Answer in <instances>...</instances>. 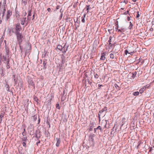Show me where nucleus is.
Listing matches in <instances>:
<instances>
[{
	"instance_id": "1",
	"label": "nucleus",
	"mask_w": 154,
	"mask_h": 154,
	"mask_svg": "<svg viewBox=\"0 0 154 154\" xmlns=\"http://www.w3.org/2000/svg\"><path fill=\"white\" fill-rule=\"evenodd\" d=\"M17 35V41L20 44L22 42V38L23 37L22 33H16Z\"/></svg>"
},
{
	"instance_id": "2",
	"label": "nucleus",
	"mask_w": 154,
	"mask_h": 154,
	"mask_svg": "<svg viewBox=\"0 0 154 154\" xmlns=\"http://www.w3.org/2000/svg\"><path fill=\"white\" fill-rule=\"evenodd\" d=\"M26 53H29L31 49V44L29 43H26L25 45V47L24 48Z\"/></svg>"
},
{
	"instance_id": "3",
	"label": "nucleus",
	"mask_w": 154,
	"mask_h": 154,
	"mask_svg": "<svg viewBox=\"0 0 154 154\" xmlns=\"http://www.w3.org/2000/svg\"><path fill=\"white\" fill-rule=\"evenodd\" d=\"M94 137V134H91L89 135V140L90 144L91 145H94V139L93 137Z\"/></svg>"
},
{
	"instance_id": "4",
	"label": "nucleus",
	"mask_w": 154,
	"mask_h": 154,
	"mask_svg": "<svg viewBox=\"0 0 154 154\" xmlns=\"http://www.w3.org/2000/svg\"><path fill=\"white\" fill-rule=\"evenodd\" d=\"M22 28L19 23L16 24V32L15 33H20V32Z\"/></svg>"
},
{
	"instance_id": "5",
	"label": "nucleus",
	"mask_w": 154,
	"mask_h": 154,
	"mask_svg": "<svg viewBox=\"0 0 154 154\" xmlns=\"http://www.w3.org/2000/svg\"><path fill=\"white\" fill-rule=\"evenodd\" d=\"M21 24L22 25H24L26 24L25 26H26L28 24L27 22H26V17H23L20 19Z\"/></svg>"
},
{
	"instance_id": "6",
	"label": "nucleus",
	"mask_w": 154,
	"mask_h": 154,
	"mask_svg": "<svg viewBox=\"0 0 154 154\" xmlns=\"http://www.w3.org/2000/svg\"><path fill=\"white\" fill-rule=\"evenodd\" d=\"M28 82L29 86H33L34 88H35L34 84L32 79H31V78H28Z\"/></svg>"
},
{
	"instance_id": "7",
	"label": "nucleus",
	"mask_w": 154,
	"mask_h": 154,
	"mask_svg": "<svg viewBox=\"0 0 154 154\" xmlns=\"http://www.w3.org/2000/svg\"><path fill=\"white\" fill-rule=\"evenodd\" d=\"M12 14L10 10L7 11V14L6 15V20H8L10 18Z\"/></svg>"
},
{
	"instance_id": "8",
	"label": "nucleus",
	"mask_w": 154,
	"mask_h": 154,
	"mask_svg": "<svg viewBox=\"0 0 154 154\" xmlns=\"http://www.w3.org/2000/svg\"><path fill=\"white\" fill-rule=\"evenodd\" d=\"M68 46H66V44H65L62 50L61 51H62V52L63 53H65L66 52V51L67 50Z\"/></svg>"
},
{
	"instance_id": "9",
	"label": "nucleus",
	"mask_w": 154,
	"mask_h": 154,
	"mask_svg": "<svg viewBox=\"0 0 154 154\" xmlns=\"http://www.w3.org/2000/svg\"><path fill=\"white\" fill-rule=\"evenodd\" d=\"M32 11V10H30L28 12V14L27 17V20H30L31 19V17H30L31 16V12Z\"/></svg>"
},
{
	"instance_id": "10",
	"label": "nucleus",
	"mask_w": 154,
	"mask_h": 154,
	"mask_svg": "<svg viewBox=\"0 0 154 154\" xmlns=\"http://www.w3.org/2000/svg\"><path fill=\"white\" fill-rule=\"evenodd\" d=\"M5 50L6 52V55H8L9 54V48L7 46H5Z\"/></svg>"
},
{
	"instance_id": "11",
	"label": "nucleus",
	"mask_w": 154,
	"mask_h": 154,
	"mask_svg": "<svg viewBox=\"0 0 154 154\" xmlns=\"http://www.w3.org/2000/svg\"><path fill=\"white\" fill-rule=\"evenodd\" d=\"M57 143L56 144V146L57 147H58L60 146V138H57Z\"/></svg>"
},
{
	"instance_id": "12",
	"label": "nucleus",
	"mask_w": 154,
	"mask_h": 154,
	"mask_svg": "<svg viewBox=\"0 0 154 154\" xmlns=\"http://www.w3.org/2000/svg\"><path fill=\"white\" fill-rule=\"evenodd\" d=\"M35 137L37 139L39 138L41 136V135L40 134V132H37L35 134Z\"/></svg>"
},
{
	"instance_id": "13",
	"label": "nucleus",
	"mask_w": 154,
	"mask_h": 154,
	"mask_svg": "<svg viewBox=\"0 0 154 154\" xmlns=\"http://www.w3.org/2000/svg\"><path fill=\"white\" fill-rule=\"evenodd\" d=\"M37 119V116L36 115H34V116H32L31 117V119L33 121H35Z\"/></svg>"
},
{
	"instance_id": "14",
	"label": "nucleus",
	"mask_w": 154,
	"mask_h": 154,
	"mask_svg": "<svg viewBox=\"0 0 154 154\" xmlns=\"http://www.w3.org/2000/svg\"><path fill=\"white\" fill-rule=\"evenodd\" d=\"M107 110V107H104L102 109H101L99 111V113H101L103 112H104V111H106Z\"/></svg>"
},
{
	"instance_id": "15",
	"label": "nucleus",
	"mask_w": 154,
	"mask_h": 154,
	"mask_svg": "<svg viewBox=\"0 0 154 154\" xmlns=\"http://www.w3.org/2000/svg\"><path fill=\"white\" fill-rule=\"evenodd\" d=\"M126 30V29L125 28H121L120 29L118 30V32H125Z\"/></svg>"
},
{
	"instance_id": "16",
	"label": "nucleus",
	"mask_w": 154,
	"mask_h": 154,
	"mask_svg": "<svg viewBox=\"0 0 154 154\" xmlns=\"http://www.w3.org/2000/svg\"><path fill=\"white\" fill-rule=\"evenodd\" d=\"M5 87L6 88V90L8 91H9V85L7 83L5 84Z\"/></svg>"
},
{
	"instance_id": "17",
	"label": "nucleus",
	"mask_w": 154,
	"mask_h": 154,
	"mask_svg": "<svg viewBox=\"0 0 154 154\" xmlns=\"http://www.w3.org/2000/svg\"><path fill=\"white\" fill-rule=\"evenodd\" d=\"M146 88V87H145L142 88L139 90L140 93H142L143 92V91L145 90Z\"/></svg>"
},
{
	"instance_id": "18",
	"label": "nucleus",
	"mask_w": 154,
	"mask_h": 154,
	"mask_svg": "<svg viewBox=\"0 0 154 154\" xmlns=\"http://www.w3.org/2000/svg\"><path fill=\"white\" fill-rule=\"evenodd\" d=\"M137 72L135 71L132 73V76L131 77L133 79H134L135 77H136V75L137 74Z\"/></svg>"
},
{
	"instance_id": "19",
	"label": "nucleus",
	"mask_w": 154,
	"mask_h": 154,
	"mask_svg": "<svg viewBox=\"0 0 154 154\" xmlns=\"http://www.w3.org/2000/svg\"><path fill=\"white\" fill-rule=\"evenodd\" d=\"M22 4L24 5H26L27 4V0H22Z\"/></svg>"
},
{
	"instance_id": "20",
	"label": "nucleus",
	"mask_w": 154,
	"mask_h": 154,
	"mask_svg": "<svg viewBox=\"0 0 154 154\" xmlns=\"http://www.w3.org/2000/svg\"><path fill=\"white\" fill-rule=\"evenodd\" d=\"M63 11H62V9H61L60 10V12L61 13L59 17V20H60L61 19L62 16H63Z\"/></svg>"
},
{
	"instance_id": "21",
	"label": "nucleus",
	"mask_w": 154,
	"mask_h": 154,
	"mask_svg": "<svg viewBox=\"0 0 154 154\" xmlns=\"http://www.w3.org/2000/svg\"><path fill=\"white\" fill-rule=\"evenodd\" d=\"M57 48L60 51H61L62 50L63 47L61 45H58L57 46Z\"/></svg>"
},
{
	"instance_id": "22",
	"label": "nucleus",
	"mask_w": 154,
	"mask_h": 154,
	"mask_svg": "<svg viewBox=\"0 0 154 154\" xmlns=\"http://www.w3.org/2000/svg\"><path fill=\"white\" fill-rule=\"evenodd\" d=\"M104 53H103V55H102L100 57V59L102 60H104L105 59V57L104 56Z\"/></svg>"
},
{
	"instance_id": "23",
	"label": "nucleus",
	"mask_w": 154,
	"mask_h": 154,
	"mask_svg": "<svg viewBox=\"0 0 154 154\" xmlns=\"http://www.w3.org/2000/svg\"><path fill=\"white\" fill-rule=\"evenodd\" d=\"M5 11H6L5 7L4 6V7L3 10L2 11V14H3L2 15V18L4 16V14L5 13Z\"/></svg>"
},
{
	"instance_id": "24",
	"label": "nucleus",
	"mask_w": 154,
	"mask_h": 154,
	"mask_svg": "<svg viewBox=\"0 0 154 154\" xmlns=\"http://www.w3.org/2000/svg\"><path fill=\"white\" fill-rule=\"evenodd\" d=\"M46 63H47L45 61H43V68L45 69L46 68Z\"/></svg>"
},
{
	"instance_id": "25",
	"label": "nucleus",
	"mask_w": 154,
	"mask_h": 154,
	"mask_svg": "<svg viewBox=\"0 0 154 154\" xmlns=\"http://www.w3.org/2000/svg\"><path fill=\"white\" fill-rule=\"evenodd\" d=\"M4 116V115L1 114L0 115V123H1L2 121V118Z\"/></svg>"
},
{
	"instance_id": "26",
	"label": "nucleus",
	"mask_w": 154,
	"mask_h": 154,
	"mask_svg": "<svg viewBox=\"0 0 154 154\" xmlns=\"http://www.w3.org/2000/svg\"><path fill=\"white\" fill-rule=\"evenodd\" d=\"M27 140V137L26 136L22 138V140L23 142H26Z\"/></svg>"
},
{
	"instance_id": "27",
	"label": "nucleus",
	"mask_w": 154,
	"mask_h": 154,
	"mask_svg": "<svg viewBox=\"0 0 154 154\" xmlns=\"http://www.w3.org/2000/svg\"><path fill=\"white\" fill-rule=\"evenodd\" d=\"M95 125V123L94 122H91L90 124V126L91 127H94V125Z\"/></svg>"
},
{
	"instance_id": "28",
	"label": "nucleus",
	"mask_w": 154,
	"mask_h": 154,
	"mask_svg": "<svg viewBox=\"0 0 154 154\" xmlns=\"http://www.w3.org/2000/svg\"><path fill=\"white\" fill-rule=\"evenodd\" d=\"M139 94V93L138 91H136L134 92L133 93V95L134 96H137Z\"/></svg>"
},
{
	"instance_id": "29",
	"label": "nucleus",
	"mask_w": 154,
	"mask_h": 154,
	"mask_svg": "<svg viewBox=\"0 0 154 154\" xmlns=\"http://www.w3.org/2000/svg\"><path fill=\"white\" fill-rule=\"evenodd\" d=\"M90 5H86V11H87V13H88L89 12V9Z\"/></svg>"
},
{
	"instance_id": "30",
	"label": "nucleus",
	"mask_w": 154,
	"mask_h": 154,
	"mask_svg": "<svg viewBox=\"0 0 154 154\" xmlns=\"http://www.w3.org/2000/svg\"><path fill=\"white\" fill-rule=\"evenodd\" d=\"M130 26L129 27V28L130 29H131L133 26V25L132 23H131V22H130Z\"/></svg>"
},
{
	"instance_id": "31",
	"label": "nucleus",
	"mask_w": 154,
	"mask_h": 154,
	"mask_svg": "<svg viewBox=\"0 0 154 154\" xmlns=\"http://www.w3.org/2000/svg\"><path fill=\"white\" fill-rule=\"evenodd\" d=\"M34 99L36 102L38 103V98L36 97H35L34 98Z\"/></svg>"
},
{
	"instance_id": "32",
	"label": "nucleus",
	"mask_w": 154,
	"mask_h": 154,
	"mask_svg": "<svg viewBox=\"0 0 154 154\" xmlns=\"http://www.w3.org/2000/svg\"><path fill=\"white\" fill-rule=\"evenodd\" d=\"M110 58H112V59H114V54L112 53L111 54H110Z\"/></svg>"
},
{
	"instance_id": "33",
	"label": "nucleus",
	"mask_w": 154,
	"mask_h": 154,
	"mask_svg": "<svg viewBox=\"0 0 154 154\" xmlns=\"http://www.w3.org/2000/svg\"><path fill=\"white\" fill-rule=\"evenodd\" d=\"M131 52V53H129L128 51L127 50H126L125 51V54L126 55H127V54L128 53V54H132L133 53V52Z\"/></svg>"
},
{
	"instance_id": "34",
	"label": "nucleus",
	"mask_w": 154,
	"mask_h": 154,
	"mask_svg": "<svg viewBox=\"0 0 154 154\" xmlns=\"http://www.w3.org/2000/svg\"><path fill=\"white\" fill-rule=\"evenodd\" d=\"M17 18H19L20 17L19 14V12H17L15 14Z\"/></svg>"
},
{
	"instance_id": "35",
	"label": "nucleus",
	"mask_w": 154,
	"mask_h": 154,
	"mask_svg": "<svg viewBox=\"0 0 154 154\" xmlns=\"http://www.w3.org/2000/svg\"><path fill=\"white\" fill-rule=\"evenodd\" d=\"M112 38V37L111 36H110L109 37V40L108 41V42L109 43V45L111 44V42Z\"/></svg>"
},
{
	"instance_id": "36",
	"label": "nucleus",
	"mask_w": 154,
	"mask_h": 154,
	"mask_svg": "<svg viewBox=\"0 0 154 154\" xmlns=\"http://www.w3.org/2000/svg\"><path fill=\"white\" fill-rule=\"evenodd\" d=\"M56 107L58 109H60V106L59 104H57L56 105Z\"/></svg>"
},
{
	"instance_id": "37",
	"label": "nucleus",
	"mask_w": 154,
	"mask_h": 154,
	"mask_svg": "<svg viewBox=\"0 0 154 154\" xmlns=\"http://www.w3.org/2000/svg\"><path fill=\"white\" fill-rule=\"evenodd\" d=\"M140 16V15L139 14V11H138L137 12V14L136 16V18H138Z\"/></svg>"
},
{
	"instance_id": "38",
	"label": "nucleus",
	"mask_w": 154,
	"mask_h": 154,
	"mask_svg": "<svg viewBox=\"0 0 154 154\" xmlns=\"http://www.w3.org/2000/svg\"><path fill=\"white\" fill-rule=\"evenodd\" d=\"M115 24L116 25V26L117 28H119V25H118V21H116L115 23Z\"/></svg>"
},
{
	"instance_id": "39",
	"label": "nucleus",
	"mask_w": 154,
	"mask_h": 154,
	"mask_svg": "<svg viewBox=\"0 0 154 154\" xmlns=\"http://www.w3.org/2000/svg\"><path fill=\"white\" fill-rule=\"evenodd\" d=\"M94 77L96 79H97L99 77V75L97 74H95L94 75Z\"/></svg>"
},
{
	"instance_id": "40",
	"label": "nucleus",
	"mask_w": 154,
	"mask_h": 154,
	"mask_svg": "<svg viewBox=\"0 0 154 154\" xmlns=\"http://www.w3.org/2000/svg\"><path fill=\"white\" fill-rule=\"evenodd\" d=\"M96 128L97 129H99V130H100L101 131L102 130V128L100 126H98L97 127V128Z\"/></svg>"
},
{
	"instance_id": "41",
	"label": "nucleus",
	"mask_w": 154,
	"mask_h": 154,
	"mask_svg": "<svg viewBox=\"0 0 154 154\" xmlns=\"http://www.w3.org/2000/svg\"><path fill=\"white\" fill-rule=\"evenodd\" d=\"M93 127H92L90 126V127L89 128V131H92L93 130Z\"/></svg>"
},
{
	"instance_id": "42",
	"label": "nucleus",
	"mask_w": 154,
	"mask_h": 154,
	"mask_svg": "<svg viewBox=\"0 0 154 154\" xmlns=\"http://www.w3.org/2000/svg\"><path fill=\"white\" fill-rule=\"evenodd\" d=\"M22 144L24 146L26 147V142H23Z\"/></svg>"
},
{
	"instance_id": "43",
	"label": "nucleus",
	"mask_w": 154,
	"mask_h": 154,
	"mask_svg": "<svg viewBox=\"0 0 154 154\" xmlns=\"http://www.w3.org/2000/svg\"><path fill=\"white\" fill-rule=\"evenodd\" d=\"M14 84L15 85H16L17 82V80H16L15 79H14Z\"/></svg>"
},
{
	"instance_id": "44",
	"label": "nucleus",
	"mask_w": 154,
	"mask_h": 154,
	"mask_svg": "<svg viewBox=\"0 0 154 154\" xmlns=\"http://www.w3.org/2000/svg\"><path fill=\"white\" fill-rule=\"evenodd\" d=\"M153 150V148L152 147H150L149 148V152H151L152 150Z\"/></svg>"
},
{
	"instance_id": "45",
	"label": "nucleus",
	"mask_w": 154,
	"mask_h": 154,
	"mask_svg": "<svg viewBox=\"0 0 154 154\" xmlns=\"http://www.w3.org/2000/svg\"><path fill=\"white\" fill-rule=\"evenodd\" d=\"M3 59L4 61H6L7 60L6 57L5 56H3Z\"/></svg>"
},
{
	"instance_id": "46",
	"label": "nucleus",
	"mask_w": 154,
	"mask_h": 154,
	"mask_svg": "<svg viewBox=\"0 0 154 154\" xmlns=\"http://www.w3.org/2000/svg\"><path fill=\"white\" fill-rule=\"evenodd\" d=\"M85 18H83L82 19V21L83 23H85Z\"/></svg>"
},
{
	"instance_id": "47",
	"label": "nucleus",
	"mask_w": 154,
	"mask_h": 154,
	"mask_svg": "<svg viewBox=\"0 0 154 154\" xmlns=\"http://www.w3.org/2000/svg\"><path fill=\"white\" fill-rule=\"evenodd\" d=\"M22 134L23 136L25 135L26 134V132L23 131V132L22 133Z\"/></svg>"
},
{
	"instance_id": "48",
	"label": "nucleus",
	"mask_w": 154,
	"mask_h": 154,
	"mask_svg": "<svg viewBox=\"0 0 154 154\" xmlns=\"http://www.w3.org/2000/svg\"><path fill=\"white\" fill-rule=\"evenodd\" d=\"M114 86H115V87H116V88H117V87H119L118 86V85L116 84H115V85H114Z\"/></svg>"
},
{
	"instance_id": "49",
	"label": "nucleus",
	"mask_w": 154,
	"mask_h": 154,
	"mask_svg": "<svg viewBox=\"0 0 154 154\" xmlns=\"http://www.w3.org/2000/svg\"><path fill=\"white\" fill-rule=\"evenodd\" d=\"M26 14L27 13L26 12H24V13H23V14L24 15V17L26 15Z\"/></svg>"
},
{
	"instance_id": "50",
	"label": "nucleus",
	"mask_w": 154,
	"mask_h": 154,
	"mask_svg": "<svg viewBox=\"0 0 154 154\" xmlns=\"http://www.w3.org/2000/svg\"><path fill=\"white\" fill-rule=\"evenodd\" d=\"M4 42L5 43V46H7L6 41L5 40H4Z\"/></svg>"
},
{
	"instance_id": "51",
	"label": "nucleus",
	"mask_w": 154,
	"mask_h": 154,
	"mask_svg": "<svg viewBox=\"0 0 154 154\" xmlns=\"http://www.w3.org/2000/svg\"><path fill=\"white\" fill-rule=\"evenodd\" d=\"M128 2L127 1H125V0H124V2L125 4H126Z\"/></svg>"
},
{
	"instance_id": "52",
	"label": "nucleus",
	"mask_w": 154,
	"mask_h": 154,
	"mask_svg": "<svg viewBox=\"0 0 154 154\" xmlns=\"http://www.w3.org/2000/svg\"><path fill=\"white\" fill-rule=\"evenodd\" d=\"M47 10L48 12H50L51 11V9L50 8H48L47 9Z\"/></svg>"
},
{
	"instance_id": "53",
	"label": "nucleus",
	"mask_w": 154,
	"mask_h": 154,
	"mask_svg": "<svg viewBox=\"0 0 154 154\" xmlns=\"http://www.w3.org/2000/svg\"><path fill=\"white\" fill-rule=\"evenodd\" d=\"M97 130V129L96 128H95L94 129V133H96V130Z\"/></svg>"
},
{
	"instance_id": "54",
	"label": "nucleus",
	"mask_w": 154,
	"mask_h": 154,
	"mask_svg": "<svg viewBox=\"0 0 154 154\" xmlns=\"http://www.w3.org/2000/svg\"><path fill=\"white\" fill-rule=\"evenodd\" d=\"M2 43V41H0V49L1 48V45Z\"/></svg>"
},
{
	"instance_id": "55",
	"label": "nucleus",
	"mask_w": 154,
	"mask_h": 154,
	"mask_svg": "<svg viewBox=\"0 0 154 154\" xmlns=\"http://www.w3.org/2000/svg\"><path fill=\"white\" fill-rule=\"evenodd\" d=\"M130 20V18L129 17H128L127 18V20L128 21H129Z\"/></svg>"
},
{
	"instance_id": "56",
	"label": "nucleus",
	"mask_w": 154,
	"mask_h": 154,
	"mask_svg": "<svg viewBox=\"0 0 154 154\" xmlns=\"http://www.w3.org/2000/svg\"><path fill=\"white\" fill-rule=\"evenodd\" d=\"M118 28H117V27L116 28V31H118V30L119 29H118Z\"/></svg>"
},
{
	"instance_id": "57",
	"label": "nucleus",
	"mask_w": 154,
	"mask_h": 154,
	"mask_svg": "<svg viewBox=\"0 0 154 154\" xmlns=\"http://www.w3.org/2000/svg\"><path fill=\"white\" fill-rule=\"evenodd\" d=\"M35 18V14H34L32 16V20L34 19Z\"/></svg>"
},
{
	"instance_id": "58",
	"label": "nucleus",
	"mask_w": 154,
	"mask_h": 154,
	"mask_svg": "<svg viewBox=\"0 0 154 154\" xmlns=\"http://www.w3.org/2000/svg\"><path fill=\"white\" fill-rule=\"evenodd\" d=\"M138 144L137 146V148L140 145V143H138Z\"/></svg>"
},
{
	"instance_id": "59",
	"label": "nucleus",
	"mask_w": 154,
	"mask_h": 154,
	"mask_svg": "<svg viewBox=\"0 0 154 154\" xmlns=\"http://www.w3.org/2000/svg\"><path fill=\"white\" fill-rule=\"evenodd\" d=\"M9 60L8 59V60L7 61V64H9Z\"/></svg>"
},
{
	"instance_id": "60",
	"label": "nucleus",
	"mask_w": 154,
	"mask_h": 154,
	"mask_svg": "<svg viewBox=\"0 0 154 154\" xmlns=\"http://www.w3.org/2000/svg\"><path fill=\"white\" fill-rule=\"evenodd\" d=\"M38 123H39L40 122V119L39 118H38Z\"/></svg>"
},
{
	"instance_id": "61",
	"label": "nucleus",
	"mask_w": 154,
	"mask_h": 154,
	"mask_svg": "<svg viewBox=\"0 0 154 154\" xmlns=\"http://www.w3.org/2000/svg\"><path fill=\"white\" fill-rule=\"evenodd\" d=\"M40 141H39L37 142V143H36L37 145H38V143H40Z\"/></svg>"
},
{
	"instance_id": "62",
	"label": "nucleus",
	"mask_w": 154,
	"mask_h": 154,
	"mask_svg": "<svg viewBox=\"0 0 154 154\" xmlns=\"http://www.w3.org/2000/svg\"><path fill=\"white\" fill-rule=\"evenodd\" d=\"M58 7H59V6H57L56 7V9H58L59 8H58Z\"/></svg>"
},
{
	"instance_id": "63",
	"label": "nucleus",
	"mask_w": 154,
	"mask_h": 154,
	"mask_svg": "<svg viewBox=\"0 0 154 154\" xmlns=\"http://www.w3.org/2000/svg\"><path fill=\"white\" fill-rule=\"evenodd\" d=\"M134 2H136V0H132Z\"/></svg>"
},
{
	"instance_id": "64",
	"label": "nucleus",
	"mask_w": 154,
	"mask_h": 154,
	"mask_svg": "<svg viewBox=\"0 0 154 154\" xmlns=\"http://www.w3.org/2000/svg\"><path fill=\"white\" fill-rule=\"evenodd\" d=\"M150 30L151 31H153V28H151V29H150Z\"/></svg>"
}]
</instances>
